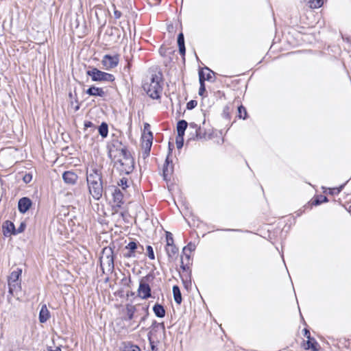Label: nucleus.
Returning <instances> with one entry per match:
<instances>
[{"instance_id": "57", "label": "nucleus", "mask_w": 351, "mask_h": 351, "mask_svg": "<svg viewBox=\"0 0 351 351\" xmlns=\"http://www.w3.org/2000/svg\"><path fill=\"white\" fill-rule=\"evenodd\" d=\"M169 152H171V145L169 144Z\"/></svg>"}, {"instance_id": "26", "label": "nucleus", "mask_w": 351, "mask_h": 351, "mask_svg": "<svg viewBox=\"0 0 351 351\" xmlns=\"http://www.w3.org/2000/svg\"><path fill=\"white\" fill-rule=\"evenodd\" d=\"M195 245L191 242H190L186 246H185L182 250V253L185 256L186 258L189 261L190 258V254L187 253V251L191 252L195 250Z\"/></svg>"}, {"instance_id": "49", "label": "nucleus", "mask_w": 351, "mask_h": 351, "mask_svg": "<svg viewBox=\"0 0 351 351\" xmlns=\"http://www.w3.org/2000/svg\"><path fill=\"white\" fill-rule=\"evenodd\" d=\"M48 351H61V348L60 347H56L55 349L50 348L48 349Z\"/></svg>"}, {"instance_id": "32", "label": "nucleus", "mask_w": 351, "mask_h": 351, "mask_svg": "<svg viewBox=\"0 0 351 351\" xmlns=\"http://www.w3.org/2000/svg\"><path fill=\"white\" fill-rule=\"evenodd\" d=\"M123 351H141V349L136 345L130 344L125 346Z\"/></svg>"}, {"instance_id": "54", "label": "nucleus", "mask_w": 351, "mask_h": 351, "mask_svg": "<svg viewBox=\"0 0 351 351\" xmlns=\"http://www.w3.org/2000/svg\"><path fill=\"white\" fill-rule=\"evenodd\" d=\"M145 317H143L141 318V322H143V321H145Z\"/></svg>"}, {"instance_id": "50", "label": "nucleus", "mask_w": 351, "mask_h": 351, "mask_svg": "<svg viewBox=\"0 0 351 351\" xmlns=\"http://www.w3.org/2000/svg\"><path fill=\"white\" fill-rule=\"evenodd\" d=\"M181 268L185 271L186 269V265L184 264L183 263V261L182 260V262H181Z\"/></svg>"}, {"instance_id": "34", "label": "nucleus", "mask_w": 351, "mask_h": 351, "mask_svg": "<svg viewBox=\"0 0 351 351\" xmlns=\"http://www.w3.org/2000/svg\"><path fill=\"white\" fill-rule=\"evenodd\" d=\"M118 185L122 188V189L125 190L128 187V178H122L118 182Z\"/></svg>"}, {"instance_id": "25", "label": "nucleus", "mask_w": 351, "mask_h": 351, "mask_svg": "<svg viewBox=\"0 0 351 351\" xmlns=\"http://www.w3.org/2000/svg\"><path fill=\"white\" fill-rule=\"evenodd\" d=\"M199 84H200V87L199 89V95L200 96H203L204 93L206 92V88H205V84H204L205 77H204V73L203 71H200L199 72Z\"/></svg>"}, {"instance_id": "16", "label": "nucleus", "mask_w": 351, "mask_h": 351, "mask_svg": "<svg viewBox=\"0 0 351 351\" xmlns=\"http://www.w3.org/2000/svg\"><path fill=\"white\" fill-rule=\"evenodd\" d=\"M50 317L49 311L46 306V304H43L41 306L39 313V321L40 323H45L49 318Z\"/></svg>"}, {"instance_id": "2", "label": "nucleus", "mask_w": 351, "mask_h": 351, "mask_svg": "<svg viewBox=\"0 0 351 351\" xmlns=\"http://www.w3.org/2000/svg\"><path fill=\"white\" fill-rule=\"evenodd\" d=\"M162 74L160 73H155L152 75L150 82L143 85L144 90L147 94L152 99H157L160 97L162 92Z\"/></svg>"}, {"instance_id": "30", "label": "nucleus", "mask_w": 351, "mask_h": 351, "mask_svg": "<svg viewBox=\"0 0 351 351\" xmlns=\"http://www.w3.org/2000/svg\"><path fill=\"white\" fill-rule=\"evenodd\" d=\"M166 246H170L174 245V241L173 234L169 232H166Z\"/></svg>"}, {"instance_id": "53", "label": "nucleus", "mask_w": 351, "mask_h": 351, "mask_svg": "<svg viewBox=\"0 0 351 351\" xmlns=\"http://www.w3.org/2000/svg\"><path fill=\"white\" fill-rule=\"evenodd\" d=\"M226 231H240V230H235V229H226Z\"/></svg>"}, {"instance_id": "35", "label": "nucleus", "mask_w": 351, "mask_h": 351, "mask_svg": "<svg viewBox=\"0 0 351 351\" xmlns=\"http://www.w3.org/2000/svg\"><path fill=\"white\" fill-rule=\"evenodd\" d=\"M310 6L312 8H320L323 5V1L322 0H316V1H310Z\"/></svg>"}, {"instance_id": "18", "label": "nucleus", "mask_w": 351, "mask_h": 351, "mask_svg": "<svg viewBox=\"0 0 351 351\" xmlns=\"http://www.w3.org/2000/svg\"><path fill=\"white\" fill-rule=\"evenodd\" d=\"M190 128H192L195 130V136L198 139H201L205 137L206 136V132L202 130L200 128V126H198L195 123H191L189 124Z\"/></svg>"}, {"instance_id": "51", "label": "nucleus", "mask_w": 351, "mask_h": 351, "mask_svg": "<svg viewBox=\"0 0 351 351\" xmlns=\"http://www.w3.org/2000/svg\"><path fill=\"white\" fill-rule=\"evenodd\" d=\"M133 316H134V313L133 312H129L128 313V319H132L133 318Z\"/></svg>"}, {"instance_id": "12", "label": "nucleus", "mask_w": 351, "mask_h": 351, "mask_svg": "<svg viewBox=\"0 0 351 351\" xmlns=\"http://www.w3.org/2000/svg\"><path fill=\"white\" fill-rule=\"evenodd\" d=\"M62 179L67 184L74 185L78 179V176L73 171H66L62 173Z\"/></svg>"}, {"instance_id": "36", "label": "nucleus", "mask_w": 351, "mask_h": 351, "mask_svg": "<svg viewBox=\"0 0 351 351\" xmlns=\"http://www.w3.org/2000/svg\"><path fill=\"white\" fill-rule=\"evenodd\" d=\"M152 334V331L149 332L148 334V340L150 344L151 349L154 350H157V347L154 343V341L152 340L151 335Z\"/></svg>"}, {"instance_id": "23", "label": "nucleus", "mask_w": 351, "mask_h": 351, "mask_svg": "<svg viewBox=\"0 0 351 351\" xmlns=\"http://www.w3.org/2000/svg\"><path fill=\"white\" fill-rule=\"evenodd\" d=\"M153 311L158 317L162 318L165 315V310L161 304H156L153 307Z\"/></svg>"}, {"instance_id": "1", "label": "nucleus", "mask_w": 351, "mask_h": 351, "mask_svg": "<svg viewBox=\"0 0 351 351\" xmlns=\"http://www.w3.org/2000/svg\"><path fill=\"white\" fill-rule=\"evenodd\" d=\"M108 156L114 160L117 169L122 173L128 175L132 172L134 167V159L125 146L117 141L110 147Z\"/></svg>"}, {"instance_id": "29", "label": "nucleus", "mask_w": 351, "mask_h": 351, "mask_svg": "<svg viewBox=\"0 0 351 351\" xmlns=\"http://www.w3.org/2000/svg\"><path fill=\"white\" fill-rule=\"evenodd\" d=\"M247 111L243 106L238 107V117L240 119H245L247 117Z\"/></svg>"}, {"instance_id": "22", "label": "nucleus", "mask_w": 351, "mask_h": 351, "mask_svg": "<svg viewBox=\"0 0 351 351\" xmlns=\"http://www.w3.org/2000/svg\"><path fill=\"white\" fill-rule=\"evenodd\" d=\"M188 123L185 120H180L177 123V132L178 136H184V132L187 128Z\"/></svg>"}, {"instance_id": "28", "label": "nucleus", "mask_w": 351, "mask_h": 351, "mask_svg": "<svg viewBox=\"0 0 351 351\" xmlns=\"http://www.w3.org/2000/svg\"><path fill=\"white\" fill-rule=\"evenodd\" d=\"M328 198L326 196L324 195H317L314 200L313 201V204L315 206H318L324 202H327Z\"/></svg>"}, {"instance_id": "33", "label": "nucleus", "mask_w": 351, "mask_h": 351, "mask_svg": "<svg viewBox=\"0 0 351 351\" xmlns=\"http://www.w3.org/2000/svg\"><path fill=\"white\" fill-rule=\"evenodd\" d=\"M176 143L178 149H181L184 144V136H177Z\"/></svg>"}, {"instance_id": "52", "label": "nucleus", "mask_w": 351, "mask_h": 351, "mask_svg": "<svg viewBox=\"0 0 351 351\" xmlns=\"http://www.w3.org/2000/svg\"><path fill=\"white\" fill-rule=\"evenodd\" d=\"M149 128V125L148 123H145L144 125V130H148Z\"/></svg>"}, {"instance_id": "27", "label": "nucleus", "mask_w": 351, "mask_h": 351, "mask_svg": "<svg viewBox=\"0 0 351 351\" xmlns=\"http://www.w3.org/2000/svg\"><path fill=\"white\" fill-rule=\"evenodd\" d=\"M99 133L103 138H106L108 136V124L105 122L101 123V124L99 125Z\"/></svg>"}, {"instance_id": "56", "label": "nucleus", "mask_w": 351, "mask_h": 351, "mask_svg": "<svg viewBox=\"0 0 351 351\" xmlns=\"http://www.w3.org/2000/svg\"><path fill=\"white\" fill-rule=\"evenodd\" d=\"M348 211H349L350 213L351 212V206H349Z\"/></svg>"}, {"instance_id": "7", "label": "nucleus", "mask_w": 351, "mask_h": 351, "mask_svg": "<svg viewBox=\"0 0 351 351\" xmlns=\"http://www.w3.org/2000/svg\"><path fill=\"white\" fill-rule=\"evenodd\" d=\"M87 184L102 181V176L100 170L97 169H91L86 173Z\"/></svg>"}, {"instance_id": "5", "label": "nucleus", "mask_w": 351, "mask_h": 351, "mask_svg": "<svg viewBox=\"0 0 351 351\" xmlns=\"http://www.w3.org/2000/svg\"><path fill=\"white\" fill-rule=\"evenodd\" d=\"M101 267L104 266L110 271L114 269V256L113 251L110 247H105L102 252V256L101 257Z\"/></svg>"}, {"instance_id": "17", "label": "nucleus", "mask_w": 351, "mask_h": 351, "mask_svg": "<svg viewBox=\"0 0 351 351\" xmlns=\"http://www.w3.org/2000/svg\"><path fill=\"white\" fill-rule=\"evenodd\" d=\"M112 195L114 202L117 204V206H121V204L123 203V195L120 189L117 187H114L112 192Z\"/></svg>"}, {"instance_id": "21", "label": "nucleus", "mask_w": 351, "mask_h": 351, "mask_svg": "<svg viewBox=\"0 0 351 351\" xmlns=\"http://www.w3.org/2000/svg\"><path fill=\"white\" fill-rule=\"evenodd\" d=\"M178 45L179 47V51L182 56H184L186 53V48L184 45V38L183 34L181 32L178 36Z\"/></svg>"}, {"instance_id": "31", "label": "nucleus", "mask_w": 351, "mask_h": 351, "mask_svg": "<svg viewBox=\"0 0 351 351\" xmlns=\"http://www.w3.org/2000/svg\"><path fill=\"white\" fill-rule=\"evenodd\" d=\"M344 185L345 184H342L339 187H336V188H329L328 189L329 194H330V195L339 194L341 191V190L343 189Z\"/></svg>"}, {"instance_id": "37", "label": "nucleus", "mask_w": 351, "mask_h": 351, "mask_svg": "<svg viewBox=\"0 0 351 351\" xmlns=\"http://www.w3.org/2000/svg\"><path fill=\"white\" fill-rule=\"evenodd\" d=\"M147 256L151 260H154L155 258L154 250L152 246L147 245Z\"/></svg>"}, {"instance_id": "38", "label": "nucleus", "mask_w": 351, "mask_h": 351, "mask_svg": "<svg viewBox=\"0 0 351 351\" xmlns=\"http://www.w3.org/2000/svg\"><path fill=\"white\" fill-rule=\"evenodd\" d=\"M125 247H126V249H128L129 250H131L132 252H134L135 250L137 248V244L134 241H131L126 245Z\"/></svg>"}, {"instance_id": "43", "label": "nucleus", "mask_w": 351, "mask_h": 351, "mask_svg": "<svg viewBox=\"0 0 351 351\" xmlns=\"http://www.w3.org/2000/svg\"><path fill=\"white\" fill-rule=\"evenodd\" d=\"M114 16L116 19H119L121 16V12L117 10H114Z\"/></svg>"}, {"instance_id": "24", "label": "nucleus", "mask_w": 351, "mask_h": 351, "mask_svg": "<svg viewBox=\"0 0 351 351\" xmlns=\"http://www.w3.org/2000/svg\"><path fill=\"white\" fill-rule=\"evenodd\" d=\"M173 294L175 302L178 304H180L182 303V298L181 291L178 286L174 285L173 287Z\"/></svg>"}, {"instance_id": "45", "label": "nucleus", "mask_w": 351, "mask_h": 351, "mask_svg": "<svg viewBox=\"0 0 351 351\" xmlns=\"http://www.w3.org/2000/svg\"><path fill=\"white\" fill-rule=\"evenodd\" d=\"M158 329H160L163 334L165 333V326L163 322L158 324Z\"/></svg>"}, {"instance_id": "9", "label": "nucleus", "mask_w": 351, "mask_h": 351, "mask_svg": "<svg viewBox=\"0 0 351 351\" xmlns=\"http://www.w3.org/2000/svg\"><path fill=\"white\" fill-rule=\"evenodd\" d=\"M3 234L5 237L16 235V228L10 221H5L2 225Z\"/></svg>"}, {"instance_id": "46", "label": "nucleus", "mask_w": 351, "mask_h": 351, "mask_svg": "<svg viewBox=\"0 0 351 351\" xmlns=\"http://www.w3.org/2000/svg\"><path fill=\"white\" fill-rule=\"evenodd\" d=\"M304 335L307 339H310L311 334H310V332H309V330L308 329H306V328L304 329Z\"/></svg>"}, {"instance_id": "8", "label": "nucleus", "mask_w": 351, "mask_h": 351, "mask_svg": "<svg viewBox=\"0 0 351 351\" xmlns=\"http://www.w3.org/2000/svg\"><path fill=\"white\" fill-rule=\"evenodd\" d=\"M101 63L105 69L110 70L117 66L119 63V58L115 56H112L110 55H105L102 59Z\"/></svg>"}, {"instance_id": "44", "label": "nucleus", "mask_w": 351, "mask_h": 351, "mask_svg": "<svg viewBox=\"0 0 351 351\" xmlns=\"http://www.w3.org/2000/svg\"><path fill=\"white\" fill-rule=\"evenodd\" d=\"M158 324L156 321H154L152 325V330H157L158 329Z\"/></svg>"}, {"instance_id": "3", "label": "nucleus", "mask_w": 351, "mask_h": 351, "mask_svg": "<svg viewBox=\"0 0 351 351\" xmlns=\"http://www.w3.org/2000/svg\"><path fill=\"white\" fill-rule=\"evenodd\" d=\"M86 75L90 76L93 82H113L115 79L113 75L101 71L97 68L88 70Z\"/></svg>"}, {"instance_id": "15", "label": "nucleus", "mask_w": 351, "mask_h": 351, "mask_svg": "<svg viewBox=\"0 0 351 351\" xmlns=\"http://www.w3.org/2000/svg\"><path fill=\"white\" fill-rule=\"evenodd\" d=\"M86 93L90 96L104 97L106 95L104 90L101 88L96 87L94 86H92L88 88Z\"/></svg>"}, {"instance_id": "55", "label": "nucleus", "mask_w": 351, "mask_h": 351, "mask_svg": "<svg viewBox=\"0 0 351 351\" xmlns=\"http://www.w3.org/2000/svg\"><path fill=\"white\" fill-rule=\"evenodd\" d=\"M79 108H80L79 106H76V107H75V110H79Z\"/></svg>"}, {"instance_id": "4", "label": "nucleus", "mask_w": 351, "mask_h": 351, "mask_svg": "<svg viewBox=\"0 0 351 351\" xmlns=\"http://www.w3.org/2000/svg\"><path fill=\"white\" fill-rule=\"evenodd\" d=\"M150 278H153V277L147 275L143 277L140 281L138 289V295L141 299L146 300L152 296L151 287L148 284Z\"/></svg>"}, {"instance_id": "40", "label": "nucleus", "mask_w": 351, "mask_h": 351, "mask_svg": "<svg viewBox=\"0 0 351 351\" xmlns=\"http://www.w3.org/2000/svg\"><path fill=\"white\" fill-rule=\"evenodd\" d=\"M197 103L195 100H191L187 103L186 108L189 110H192L197 106Z\"/></svg>"}, {"instance_id": "6", "label": "nucleus", "mask_w": 351, "mask_h": 351, "mask_svg": "<svg viewBox=\"0 0 351 351\" xmlns=\"http://www.w3.org/2000/svg\"><path fill=\"white\" fill-rule=\"evenodd\" d=\"M88 191L92 197L99 200L102 197L103 193V183L101 182H94L88 184Z\"/></svg>"}, {"instance_id": "11", "label": "nucleus", "mask_w": 351, "mask_h": 351, "mask_svg": "<svg viewBox=\"0 0 351 351\" xmlns=\"http://www.w3.org/2000/svg\"><path fill=\"white\" fill-rule=\"evenodd\" d=\"M142 138L143 140V146L145 148V153L146 154V155H149L152 145V133L150 131H149L147 134H143V135L142 136Z\"/></svg>"}, {"instance_id": "48", "label": "nucleus", "mask_w": 351, "mask_h": 351, "mask_svg": "<svg viewBox=\"0 0 351 351\" xmlns=\"http://www.w3.org/2000/svg\"><path fill=\"white\" fill-rule=\"evenodd\" d=\"M125 257H134V252H132L131 250L129 251L128 254L125 255Z\"/></svg>"}, {"instance_id": "14", "label": "nucleus", "mask_w": 351, "mask_h": 351, "mask_svg": "<svg viewBox=\"0 0 351 351\" xmlns=\"http://www.w3.org/2000/svg\"><path fill=\"white\" fill-rule=\"evenodd\" d=\"M21 272V269H18L16 271H13L9 276L8 285L10 287V292H12V287H14V283L18 280Z\"/></svg>"}, {"instance_id": "19", "label": "nucleus", "mask_w": 351, "mask_h": 351, "mask_svg": "<svg viewBox=\"0 0 351 351\" xmlns=\"http://www.w3.org/2000/svg\"><path fill=\"white\" fill-rule=\"evenodd\" d=\"M306 350L311 349L313 351H317L319 346L316 340L313 338L310 337V339H307L306 342L304 345Z\"/></svg>"}, {"instance_id": "41", "label": "nucleus", "mask_w": 351, "mask_h": 351, "mask_svg": "<svg viewBox=\"0 0 351 351\" xmlns=\"http://www.w3.org/2000/svg\"><path fill=\"white\" fill-rule=\"evenodd\" d=\"M32 176L30 173H26L23 178V180L26 184L29 183L32 181Z\"/></svg>"}, {"instance_id": "10", "label": "nucleus", "mask_w": 351, "mask_h": 351, "mask_svg": "<svg viewBox=\"0 0 351 351\" xmlns=\"http://www.w3.org/2000/svg\"><path fill=\"white\" fill-rule=\"evenodd\" d=\"M32 200L27 197H23L19 200L18 209L20 213H25L32 206Z\"/></svg>"}, {"instance_id": "58", "label": "nucleus", "mask_w": 351, "mask_h": 351, "mask_svg": "<svg viewBox=\"0 0 351 351\" xmlns=\"http://www.w3.org/2000/svg\"><path fill=\"white\" fill-rule=\"evenodd\" d=\"M76 27H78V23H76V25H75Z\"/></svg>"}, {"instance_id": "42", "label": "nucleus", "mask_w": 351, "mask_h": 351, "mask_svg": "<svg viewBox=\"0 0 351 351\" xmlns=\"http://www.w3.org/2000/svg\"><path fill=\"white\" fill-rule=\"evenodd\" d=\"M205 69L208 71V73L206 74V76L204 77H205V80L209 81V80H211L212 74H213L214 73L210 69H209L207 67H206Z\"/></svg>"}, {"instance_id": "47", "label": "nucleus", "mask_w": 351, "mask_h": 351, "mask_svg": "<svg viewBox=\"0 0 351 351\" xmlns=\"http://www.w3.org/2000/svg\"><path fill=\"white\" fill-rule=\"evenodd\" d=\"M93 126V124L91 121H86L84 123V127L85 128H91Z\"/></svg>"}, {"instance_id": "13", "label": "nucleus", "mask_w": 351, "mask_h": 351, "mask_svg": "<svg viewBox=\"0 0 351 351\" xmlns=\"http://www.w3.org/2000/svg\"><path fill=\"white\" fill-rule=\"evenodd\" d=\"M173 170L172 161L169 160V156H167L165 163L163 167V178L165 180H167L169 177L171 176Z\"/></svg>"}, {"instance_id": "39", "label": "nucleus", "mask_w": 351, "mask_h": 351, "mask_svg": "<svg viewBox=\"0 0 351 351\" xmlns=\"http://www.w3.org/2000/svg\"><path fill=\"white\" fill-rule=\"evenodd\" d=\"M26 228V224L25 222H21L19 227L18 228H16V235L23 232Z\"/></svg>"}, {"instance_id": "20", "label": "nucleus", "mask_w": 351, "mask_h": 351, "mask_svg": "<svg viewBox=\"0 0 351 351\" xmlns=\"http://www.w3.org/2000/svg\"><path fill=\"white\" fill-rule=\"evenodd\" d=\"M165 251L169 258L174 259L178 255V248L175 245L166 246Z\"/></svg>"}]
</instances>
